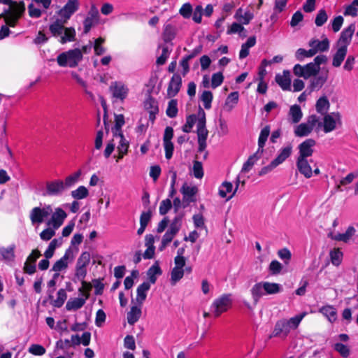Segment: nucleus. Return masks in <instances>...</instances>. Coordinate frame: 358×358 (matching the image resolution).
Masks as SVG:
<instances>
[{"instance_id": "obj_1", "label": "nucleus", "mask_w": 358, "mask_h": 358, "mask_svg": "<svg viewBox=\"0 0 358 358\" xmlns=\"http://www.w3.org/2000/svg\"><path fill=\"white\" fill-rule=\"evenodd\" d=\"M306 315V313H302L289 320L281 319L278 320L269 338L278 337L283 339L287 338L291 330H294L299 327Z\"/></svg>"}, {"instance_id": "obj_2", "label": "nucleus", "mask_w": 358, "mask_h": 358, "mask_svg": "<svg viewBox=\"0 0 358 358\" xmlns=\"http://www.w3.org/2000/svg\"><path fill=\"white\" fill-rule=\"evenodd\" d=\"M64 24L62 20H57L49 27L53 36L59 37V41L62 44L74 41L76 38L75 29L73 27H64Z\"/></svg>"}, {"instance_id": "obj_3", "label": "nucleus", "mask_w": 358, "mask_h": 358, "mask_svg": "<svg viewBox=\"0 0 358 358\" xmlns=\"http://www.w3.org/2000/svg\"><path fill=\"white\" fill-rule=\"evenodd\" d=\"M83 59L82 52L78 48L62 52L57 56V62L60 66L76 67Z\"/></svg>"}, {"instance_id": "obj_4", "label": "nucleus", "mask_w": 358, "mask_h": 358, "mask_svg": "<svg viewBox=\"0 0 358 358\" xmlns=\"http://www.w3.org/2000/svg\"><path fill=\"white\" fill-rule=\"evenodd\" d=\"M316 126L320 128L322 126V122H320L319 117L316 115H310L308 116L305 122L301 123L294 127V135L297 137L308 136Z\"/></svg>"}, {"instance_id": "obj_5", "label": "nucleus", "mask_w": 358, "mask_h": 358, "mask_svg": "<svg viewBox=\"0 0 358 358\" xmlns=\"http://www.w3.org/2000/svg\"><path fill=\"white\" fill-rule=\"evenodd\" d=\"M25 10V5L23 1H13L9 6V8L5 13L6 23L10 27H15L19 18Z\"/></svg>"}, {"instance_id": "obj_6", "label": "nucleus", "mask_w": 358, "mask_h": 358, "mask_svg": "<svg viewBox=\"0 0 358 358\" xmlns=\"http://www.w3.org/2000/svg\"><path fill=\"white\" fill-rule=\"evenodd\" d=\"M199 116L196 122V134L199 144L198 152H202L206 148V139L208 138V131L206 127V115L202 109H201Z\"/></svg>"}, {"instance_id": "obj_7", "label": "nucleus", "mask_w": 358, "mask_h": 358, "mask_svg": "<svg viewBox=\"0 0 358 358\" xmlns=\"http://www.w3.org/2000/svg\"><path fill=\"white\" fill-rule=\"evenodd\" d=\"M232 303L231 296L224 294L215 299L210 306V311L215 317L226 312Z\"/></svg>"}, {"instance_id": "obj_8", "label": "nucleus", "mask_w": 358, "mask_h": 358, "mask_svg": "<svg viewBox=\"0 0 358 358\" xmlns=\"http://www.w3.org/2000/svg\"><path fill=\"white\" fill-rule=\"evenodd\" d=\"M320 67L315 65V64L310 62L304 66H301L300 64L294 65L293 72L296 76L308 79L317 75L320 71Z\"/></svg>"}, {"instance_id": "obj_9", "label": "nucleus", "mask_w": 358, "mask_h": 358, "mask_svg": "<svg viewBox=\"0 0 358 358\" xmlns=\"http://www.w3.org/2000/svg\"><path fill=\"white\" fill-rule=\"evenodd\" d=\"M65 191L66 189L63 180L55 179L46 182L45 189L43 195L47 196H60Z\"/></svg>"}, {"instance_id": "obj_10", "label": "nucleus", "mask_w": 358, "mask_h": 358, "mask_svg": "<svg viewBox=\"0 0 358 358\" xmlns=\"http://www.w3.org/2000/svg\"><path fill=\"white\" fill-rule=\"evenodd\" d=\"M109 91L113 98L122 102L127 97L129 94L128 87L121 81L112 82L109 87Z\"/></svg>"}, {"instance_id": "obj_11", "label": "nucleus", "mask_w": 358, "mask_h": 358, "mask_svg": "<svg viewBox=\"0 0 358 358\" xmlns=\"http://www.w3.org/2000/svg\"><path fill=\"white\" fill-rule=\"evenodd\" d=\"M52 213V207L50 205L43 208L35 207L30 212V220L33 224H41Z\"/></svg>"}, {"instance_id": "obj_12", "label": "nucleus", "mask_w": 358, "mask_h": 358, "mask_svg": "<svg viewBox=\"0 0 358 358\" xmlns=\"http://www.w3.org/2000/svg\"><path fill=\"white\" fill-rule=\"evenodd\" d=\"M80 7L78 0H68L64 7L59 10V15L61 17L59 20L66 23L71 17L74 14Z\"/></svg>"}, {"instance_id": "obj_13", "label": "nucleus", "mask_w": 358, "mask_h": 358, "mask_svg": "<svg viewBox=\"0 0 358 358\" xmlns=\"http://www.w3.org/2000/svg\"><path fill=\"white\" fill-rule=\"evenodd\" d=\"M341 115L339 113H330L324 114L323 118V130L325 133H329L336 129L338 124H341Z\"/></svg>"}, {"instance_id": "obj_14", "label": "nucleus", "mask_w": 358, "mask_h": 358, "mask_svg": "<svg viewBox=\"0 0 358 358\" xmlns=\"http://www.w3.org/2000/svg\"><path fill=\"white\" fill-rule=\"evenodd\" d=\"M180 192L182 194L184 207H186L189 203L196 201V194L198 192V188L194 185H189L185 183L180 189Z\"/></svg>"}, {"instance_id": "obj_15", "label": "nucleus", "mask_w": 358, "mask_h": 358, "mask_svg": "<svg viewBox=\"0 0 358 358\" xmlns=\"http://www.w3.org/2000/svg\"><path fill=\"white\" fill-rule=\"evenodd\" d=\"M355 31V24H351L348 27L345 28L341 31L340 37L336 42V47H341L348 49V45L351 43Z\"/></svg>"}, {"instance_id": "obj_16", "label": "nucleus", "mask_w": 358, "mask_h": 358, "mask_svg": "<svg viewBox=\"0 0 358 358\" xmlns=\"http://www.w3.org/2000/svg\"><path fill=\"white\" fill-rule=\"evenodd\" d=\"M316 142L313 138H308L298 146L299 155L296 159H308L313 154V147Z\"/></svg>"}, {"instance_id": "obj_17", "label": "nucleus", "mask_w": 358, "mask_h": 358, "mask_svg": "<svg viewBox=\"0 0 358 358\" xmlns=\"http://www.w3.org/2000/svg\"><path fill=\"white\" fill-rule=\"evenodd\" d=\"M74 259V255L71 248L66 250L64 255L59 260H57L52 266V271L55 272H60L67 268L69 262H72Z\"/></svg>"}, {"instance_id": "obj_18", "label": "nucleus", "mask_w": 358, "mask_h": 358, "mask_svg": "<svg viewBox=\"0 0 358 358\" xmlns=\"http://www.w3.org/2000/svg\"><path fill=\"white\" fill-rule=\"evenodd\" d=\"M313 162V160L311 159H296L297 169L306 178H310L313 176V169L310 166V163Z\"/></svg>"}, {"instance_id": "obj_19", "label": "nucleus", "mask_w": 358, "mask_h": 358, "mask_svg": "<svg viewBox=\"0 0 358 358\" xmlns=\"http://www.w3.org/2000/svg\"><path fill=\"white\" fill-rule=\"evenodd\" d=\"M98 20L99 11L94 6H92L83 22L84 33H88L91 28L97 22Z\"/></svg>"}, {"instance_id": "obj_20", "label": "nucleus", "mask_w": 358, "mask_h": 358, "mask_svg": "<svg viewBox=\"0 0 358 358\" xmlns=\"http://www.w3.org/2000/svg\"><path fill=\"white\" fill-rule=\"evenodd\" d=\"M328 79V71L322 72L319 75L313 76L310 80L308 88L310 91L320 90Z\"/></svg>"}, {"instance_id": "obj_21", "label": "nucleus", "mask_w": 358, "mask_h": 358, "mask_svg": "<svg viewBox=\"0 0 358 358\" xmlns=\"http://www.w3.org/2000/svg\"><path fill=\"white\" fill-rule=\"evenodd\" d=\"M308 45L311 48V50L315 52V55L320 52H326L329 49L330 42L329 40L324 36L322 41L318 39L313 38L308 42Z\"/></svg>"}, {"instance_id": "obj_22", "label": "nucleus", "mask_w": 358, "mask_h": 358, "mask_svg": "<svg viewBox=\"0 0 358 358\" xmlns=\"http://www.w3.org/2000/svg\"><path fill=\"white\" fill-rule=\"evenodd\" d=\"M182 85V78L178 74H173L172 76L168 86L167 89V95L169 97L175 96L178 92Z\"/></svg>"}, {"instance_id": "obj_23", "label": "nucleus", "mask_w": 358, "mask_h": 358, "mask_svg": "<svg viewBox=\"0 0 358 358\" xmlns=\"http://www.w3.org/2000/svg\"><path fill=\"white\" fill-rule=\"evenodd\" d=\"M234 17L241 24L247 25L254 18V14L250 10L243 11L242 8L236 10Z\"/></svg>"}, {"instance_id": "obj_24", "label": "nucleus", "mask_w": 358, "mask_h": 358, "mask_svg": "<svg viewBox=\"0 0 358 358\" xmlns=\"http://www.w3.org/2000/svg\"><path fill=\"white\" fill-rule=\"evenodd\" d=\"M239 182H240V180H239V178H238L237 181H236V188L234 191H233L232 183H231L229 182H222V184L220 185V187L219 188V195L222 198H226L227 196V194L232 192V194L227 198V200L231 199L233 197V196L235 194V193L238 189Z\"/></svg>"}, {"instance_id": "obj_25", "label": "nucleus", "mask_w": 358, "mask_h": 358, "mask_svg": "<svg viewBox=\"0 0 358 358\" xmlns=\"http://www.w3.org/2000/svg\"><path fill=\"white\" fill-rule=\"evenodd\" d=\"M66 216L67 214L63 209L57 208L52 213L51 220L48 224H50L51 223L53 227L57 229L63 224Z\"/></svg>"}, {"instance_id": "obj_26", "label": "nucleus", "mask_w": 358, "mask_h": 358, "mask_svg": "<svg viewBox=\"0 0 358 358\" xmlns=\"http://www.w3.org/2000/svg\"><path fill=\"white\" fill-rule=\"evenodd\" d=\"M303 113L301 107L297 104L292 105L288 113L289 122L292 124H297L301 121Z\"/></svg>"}, {"instance_id": "obj_27", "label": "nucleus", "mask_w": 358, "mask_h": 358, "mask_svg": "<svg viewBox=\"0 0 358 358\" xmlns=\"http://www.w3.org/2000/svg\"><path fill=\"white\" fill-rule=\"evenodd\" d=\"M239 99L238 92H231L227 97L223 106V109L227 112L231 111L237 105Z\"/></svg>"}, {"instance_id": "obj_28", "label": "nucleus", "mask_w": 358, "mask_h": 358, "mask_svg": "<svg viewBox=\"0 0 358 358\" xmlns=\"http://www.w3.org/2000/svg\"><path fill=\"white\" fill-rule=\"evenodd\" d=\"M275 81L283 90H290L291 79L289 71H284L282 74H277Z\"/></svg>"}, {"instance_id": "obj_29", "label": "nucleus", "mask_w": 358, "mask_h": 358, "mask_svg": "<svg viewBox=\"0 0 358 358\" xmlns=\"http://www.w3.org/2000/svg\"><path fill=\"white\" fill-rule=\"evenodd\" d=\"M150 289V283L148 282H143L136 289V300L138 305H142L147 296V292Z\"/></svg>"}, {"instance_id": "obj_30", "label": "nucleus", "mask_w": 358, "mask_h": 358, "mask_svg": "<svg viewBox=\"0 0 358 358\" xmlns=\"http://www.w3.org/2000/svg\"><path fill=\"white\" fill-rule=\"evenodd\" d=\"M292 147L291 145H287L286 147L282 148L280 150L278 156L272 161V166H278L283 162H285L291 155Z\"/></svg>"}, {"instance_id": "obj_31", "label": "nucleus", "mask_w": 358, "mask_h": 358, "mask_svg": "<svg viewBox=\"0 0 358 358\" xmlns=\"http://www.w3.org/2000/svg\"><path fill=\"white\" fill-rule=\"evenodd\" d=\"M263 287L264 283L262 281L255 284L251 288L250 292L255 304H257L264 295H266Z\"/></svg>"}, {"instance_id": "obj_32", "label": "nucleus", "mask_w": 358, "mask_h": 358, "mask_svg": "<svg viewBox=\"0 0 358 358\" xmlns=\"http://www.w3.org/2000/svg\"><path fill=\"white\" fill-rule=\"evenodd\" d=\"M319 312L326 317L331 323H333L337 319V311L332 306L327 305L322 306L320 308Z\"/></svg>"}, {"instance_id": "obj_33", "label": "nucleus", "mask_w": 358, "mask_h": 358, "mask_svg": "<svg viewBox=\"0 0 358 358\" xmlns=\"http://www.w3.org/2000/svg\"><path fill=\"white\" fill-rule=\"evenodd\" d=\"M141 305L132 306L127 313V318L128 323L131 325L134 324L141 317Z\"/></svg>"}, {"instance_id": "obj_34", "label": "nucleus", "mask_w": 358, "mask_h": 358, "mask_svg": "<svg viewBox=\"0 0 358 358\" xmlns=\"http://www.w3.org/2000/svg\"><path fill=\"white\" fill-rule=\"evenodd\" d=\"M82 175V171L78 170L76 172L69 175L63 180L64 185L66 190L73 187L76 183L78 182L80 178Z\"/></svg>"}, {"instance_id": "obj_35", "label": "nucleus", "mask_w": 358, "mask_h": 358, "mask_svg": "<svg viewBox=\"0 0 358 358\" xmlns=\"http://www.w3.org/2000/svg\"><path fill=\"white\" fill-rule=\"evenodd\" d=\"M355 229L353 227L350 226L347 229L345 233L338 234L334 236L330 234L329 236L333 240L348 243L350 241V239L352 237V236L355 234Z\"/></svg>"}, {"instance_id": "obj_36", "label": "nucleus", "mask_w": 358, "mask_h": 358, "mask_svg": "<svg viewBox=\"0 0 358 358\" xmlns=\"http://www.w3.org/2000/svg\"><path fill=\"white\" fill-rule=\"evenodd\" d=\"M329 107L330 103L328 98L326 96L320 97L316 101L315 109L317 112L321 115L326 114Z\"/></svg>"}, {"instance_id": "obj_37", "label": "nucleus", "mask_w": 358, "mask_h": 358, "mask_svg": "<svg viewBox=\"0 0 358 358\" xmlns=\"http://www.w3.org/2000/svg\"><path fill=\"white\" fill-rule=\"evenodd\" d=\"M86 299L84 298H71L66 304V308L69 311L77 310L81 308L85 303Z\"/></svg>"}, {"instance_id": "obj_38", "label": "nucleus", "mask_w": 358, "mask_h": 358, "mask_svg": "<svg viewBox=\"0 0 358 358\" xmlns=\"http://www.w3.org/2000/svg\"><path fill=\"white\" fill-rule=\"evenodd\" d=\"M337 50L334 55L333 56V61H332V65L334 67H338L341 65L342 62H343L346 54L348 49L343 48L341 47H336Z\"/></svg>"}, {"instance_id": "obj_39", "label": "nucleus", "mask_w": 358, "mask_h": 358, "mask_svg": "<svg viewBox=\"0 0 358 358\" xmlns=\"http://www.w3.org/2000/svg\"><path fill=\"white\" fill-rule=\"evenodd\" d=\"M270 134V127H264L260 131L259 139H258V149L257 151L263 152L264 147L267 141V138Z\"/></svg>"}, {"instance_id": "obj_40", "label": "nucleus", "mask_w": 358, "mask_h": 358, "mask_svg": "<svg viewBox=\"0 0 358 358\" xmlns=\"http://www.w3.org/2000/svg\"><path fill=\"white\" fill-rule=\"evenodd\" d=\"M115 138H119V144L117 145V150L119 152V159H122L124 155L127 153L129 148V142L124 137L123 134H117Z\"/></svg>"}, {"instance_id": "obj_41", "label": "nucleus", "mask_w": 358, "mask_h": 358, "mask_svg": "<svg viewBox=\"0 0 358 358\" xmlns=\"http://www.w3.org/2000/svg\"><path fill=\"white\" fill-rule=\"evenodd\" d=\"M262 152L257 150V152L251 155L243 164L241 171L245 173L249 172L257 162V161L260 158Z\"/></svg>"}, {"instance_id": "obj_42", "label": "nucleus", "mask_w": 358, "mask_h": 358, "mask_svg": "<svg viewBox=\"0 0 358 358\" xmlns=\"http://www.w3.org/2000/svg\"><path fill=\"white\" fill-rule=\"evenodd\" d=\"M266 294H275L280 292L282 289V285L278 283L263 281Z\"/></svg>"}, {"instance_id": "obj_43", "label": "nucleus", "mask_w": 358, "mask_h": 358, "mask_svg": "<svg viewBox=\"0 0 358 358\" xmlns=\"http://www.w3.org/2000/svg\"><path fill=\"white\" fill-rule=\"evenodd\" d=\"M124 117L123 115H115V126L112 129L113 136H117V134H122V127L124 124Z\"/></svg>"}, {"instance_id": "obj_44", "label": "nucleus", "mask_w": 358, "mask_h": 358, "mask_svg": "<svg viewBox=\"0 0 358 358\" xmlns=\"http://www.w3.org/2000/svg\"><path fill=\"white\" fill-rule=\"evenodd\" d=\"M182 215L176 216L169 225V227L166 231L173 234V236H176L180 229L182 225Z\"/></svg>"}, {"instance_id": "obj_45", "label": "nucleus", "mask_w": 358, "mask_h": 358, "mask_svg": "<svg viewBox=\"0 0 358 358\" xmlns=\"http://www.w3.org/2000/svg\"><path fill=\"white\" fill-rule=\"evenodd\" d=\"M162 274V270L159 266L157 262H155L148 271L147 275L149 278L150 283H155L157 280V275Z\"/></svg>"}, {"instance_id": "obj_46", "label": "nucleus", "mask_w": 358, "mask_h": 358, "mask_svg": "<svg viewBox=\"0 0 358 358\" xmlns=\"http://www.w3.org/2000/svg\"><path fill=\"white\" fill-rule=\"evenodd\" d=\"M89 195V190L83 185L79 186L76 189L71 191V196L76 200L85 199Z\"/></svg>"}, {"instance_id": "obj_47", "label": "nucleus", "mask_w": 358, "mask_h": 358, "mask_svg": "<svg viewBox=\"0 0 358 358\" xmlns=\"http://www.w3.org/2000/svg\"><path fill=\"white\" fill-rule=\"evenodd\" d=\"M67 298V294L64 289H60L57 293V299H55L52 304L56 308H60L64 303Z\"/></svg>"}, {"instance_id": "obj_48", "label": "nucleus", "mask_w": 358, "mask_h": 358, "mask_svg": "<svg viewBox=\"0 0 358 358\" xmlns=\"http://www.w3.org/2000/svg\"><path fill=\"white\" fill-rule=\"evenodd\" d=\"M15 248L14 245H10L8 248H3L1 249L0 252L3 258L8 262L13 261L15 258Z\"/></svg>"}, {"instance_id": "obj_49", "label": "nucleus", "mask_w": 358, "mask_h": 358, "mask_svg": "<svg viewBox=\"0 0 358 358\" xmlns=\"http://www.w3.org/2000/svg\"><path fill=\"white\" fill-rule=\"evenodd\" d=\"M358 12V0H353V1L348 5L344 10V15L345 16H352L356 17L357 16Z\"/></svg>"}, {"instance_id": "obj_50", "label": "nucleus", "mask_w": 358, "mask_h": 358, "mask_svg": "<svg viewBox=\"0 0 358 358\" xmlns=\"http://www.w3.org/2000/svg\"><path fill=\"white\" fill-rule=\"evenodd\" d=\"M315 55V52L311 48L306 50L303 48H299L295 53V57L299 61H303L305 58L312 57Z\"/></svg>"}, {"instance_id": "obj_51", "label": "nucleus", "mask_w": 358, "mask_h": 358, "mask_svg": "<svg viewBox=\"0 0 358 358\" xmlns=\"http://www.w3.org/2000/svg\"><path fill=\"white\" fill-rule=\"evenodd\" d=\"M166 115L171 118L176 117L178 114V101L176 99H171L166 108Z\"/></svg>"}, {"instance_id": "obj_52", "label": "nucleus", "mask_w": 358, "mask_h": 358, "mask_svg": "<svg viewBox=\"0 0 358 358\" xmlns=\"http://www.w3.org/2000/svg\"><path fill=\"white\" fill-rule=\"evenodd\" d=\"M328 20V15L325 10L320 9L315 17V23L317 27H322Z\"/></svg>"}, {"instance_id": "obj_53", "label": "nucleus", "mask_w": 358, "mask_h": 358, "mask_svg": "<svg viewBox=\"0 0 358 358\" xmlns=\"http://www.w3.org/2000/svg\"><path fill=\"white\" fill-rule=\"evenodd\" d=\"M184 275V268L175 267L172 269L171 273V280L172 285H175L179 281Z\"/></svg>"}, {"instance_id": "obj_54", "label": "nucleus", "mask_w": 358, "mask_h": 358, "mask_svg": "<svg viewBox=\"0 0 358 358\" xmlns=\"http://www.w3.org/2000/svg\"><path fill=\"white\" fill-rule=\"evenodd\" d=\"M197 118L195 115H190L186 117V122L182 127V131L185 133H189L192 131V127L196 122Z\"/></svg>"}, {"instance_id": "obj_55", "label": "nucleus", "mask_w": 358, "mask_h": 358, "mask_svg": "<svg viewBox=\"0 0 358 358\" xmlns=\"http://www.w3.org/2000/svg\"><path fill=\"white\" fill-rule=\"evenodd\" d=\"M331 263L335 266H338L342 260L343 253L339 248L334 249L330 252Z\"/></svg>"}, {"instance_id": "obj_56", "label": "nucleus", "mask_w": 358, "mask_h": 358, "mask_svg": "<svg viewBox=\"0 0 358 358\" xmlns=\"http://www.w3.org/2000/svg\"><path fill=\"white\" fill-rule=\"evenodd\" d=\"M213 94L210 91H203L201 96V100L203 103V106L206 109H210L211 108V103L213 101Z\"/></svg>"}, {"instance_id": "obj_57", "label": "nucleus", "mask_w": 358, "mask_h": 358, "mask_svg": "<svg viewBox=\"0 0 358 358\" xmlns=\"http://www.w3.org/2000/svg\"><path fill=\"white\" fill-rule=\"evenodd\" d=\"M176 36L175 29L171 24H167L165 27L164 34H163V38L165 42H170Z\"/></svg>"}, {"instance_id": "obj_58", "label": "nucleus", "mask_w": 358, "mask_h": 358, "mask_svg": "<svg viewBox=\"0 0 358 358\" xmlns=\"http://www.w3.org/2000/svg\"><path fill=\"white\" fill-rule=\"evenodd\" d=\"M162 48V54L157 59V65H163L166 63L167 59L169 57L170 55V50H169V48L166 45L160 46Z\"/></svg>"}, {"instance_id": "obj_59", "label": "nucleus", "mask_w": 358, "mask_h": 358, "mask_svg": "<svg viewBox=\"0 0 358 358\" xmlns=\"http://www.w3.org/2000/svg\"><path fill=\"white\" fill-rule=\"evenodd\" d=\"M193 12V8L189 3H184L179 10V13L184 18L188 19L191 17Z\"/></svg>"}, {"instance_id": "obj_60", "label": "nucleus", "mask_w": 358, "mask_h": 358, "mask_svg": "<svg viewBox=\"0 0 358 358\" xmlns=\"http://www.w3.org/2000/svg\"><path fill=\"white\" fill-rule=\"evenodd\" d=\"M334 350L337 351L343 357L346 358L350 355L349 348L341 343H336L334 345Z\"/></svg>"}, {"instance_id": "obj_61", "label": "nucleus", "mask_w": 358, "mask_h": 358, "mask_svg": "<svg viewBox=\"0 0 358 358\" xmlns=\"http://www.w3.org/2000/svg\"><path fill=\"white\" fill-rule=\"evenodd\" d=\"M105 39L99 37L95 40L94 44V49L95 54L97 55H101L106 52V49L102 46V44L104 43Z\"/></svg>"}, {"instance_id": "obj_62", "label": "nucleus", "mask_w": 358, "mask_h": 358, "mask_svg": "<svg viewBox=\"0 0 358 358\" xmlns=\"http://www.w3.org/2000/svg\"><path fill=\"white\" fill-rule=\"evenodd\" d=\"M243 24L240 22H233L230 26H229L227 34H240L242 32L245 28L243 26Z\"/></svg>"}, {"instance_id": "obj_63", "label": "nucleus", "mask_w": 358, "mask_h": 358, "mask_svg": "<svg viewBox=\"0 0 358 358\" xmlns=\"http://www.w3.org/2000/svg\"><path fill=\"white\" fill-rule=\"evenodd\" d=\"M29 352L34 355L41 356L45 353V349L43 346L38 344L31 345L28 350Z\"/></svg>"}, {"instance_id": "obj_64", "label": "nucleus", "mask_w": 358, "mask_h": 358, "mask_svg": "<svg viewBox=\"0 0 358 358\" xmlns=\"http://www.w3.org/2000/svg\"><path fill=\"white\" fill-rule=\"evenodd\" d=\"M282 265L277 260H273L269 264L268 270L272 275H278L280 273Z\"/></svg>"}]
</instances>
